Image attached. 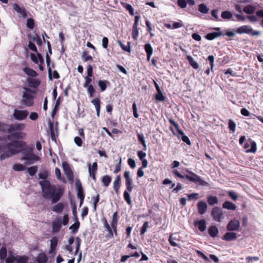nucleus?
Here are the masks:
<instances>
[{
	"label": "nucleus",
	"mask_w": 263,
	"mask_h": 263,
	"mask_svg": "<svg viewBox=\"0 0 263 263\" xmlns=\"http://www.w3.org/2000/svg\"><path fill=\"white\" fill-rule=\"evenodd\" d=\"M25 127V124L22 123H15L10 125L8 133L9 135L7 138L9 140L15 141L6 144L0 143L1 160H5L20 153L26 146L25 142L17 140L25 138L26 134L22 132Z\"/></svg>",
	"instance_id": "f257e3e1"
},
{
	"label": "nucleus",
	"mask_w": 263,
	"mask_h": 263,
	"mask_svg": "<svg viewBox=\"0 0 263 263\" xmlns=\"http://www.w3.org/2000/svg\"><path fill=\"white\" fill-rule=\"evenodd\" d=\"M43 197L45 199L51 200L52 203L58 202L63 194V190L59 186L51 185L48 180L40 181Z\"/></svg>",
	"instance_id": "f03ea898"
},
{
	"label": "nucleus",
	"mask_w": 263,
	"mask_h": 263,
	"mask_svg": "<svg viewBox=\"0 0 263 263\" xmlns=\"http://www.w3.org/2000/svg\"><path fill=\"white\" fill-rule=\"evenodd\" d=\"M185 172L186 174L183 176L181 175L177 170H173V174L175 175L179 178L182 179L185 178L190 181L194 183L195 184H198V185L207 187L210 186L209 183L203 180L200 176L188 170H186Z\"/></svg>",
	"instance_id": "7ed1b4c3"
},
{
	"label": "nucleus",
	"mask_w": 263,
	"mask_h": 263,
	"mask_svg": "<svg viewBox=\"0 0 263 263\" xmlns=\"http://www.w3.org/2000/svg\"><path fill=\"white\" fill-rule=\"evenodd\" d=\"M23 89L24 91L22 92L21 104L27 106H32L34 103L35 91L26 87H23Z\"/></svg>",
	"instance_id": "20e7f679"
},
{
	"label": "nucleus",
	"mask_w": 263,
	"mask_h": 263,
	"mask_svg": "<svg viewBox=\"0 0 263 263\" xmlns=\"http://www.w3.org/2000/svg\"><path fill=\"white\" fill-rule=\"evenodd\" d=\"M23 157L22 158V160H26L25 164L29 165L35 161H37L40 160V157L33 154V151L31 149H27L23 152Z\"/></svg>",
	"instance_id": "39448f33"
},
{
	"label": "nucleus",
	"mask_w": 263,
	"mask_h": 263,
	"mask_svg": "<svg viewBox=\"0 0 263 263\" xmlns=\"http://www.w3.org/2000/svg\"><path fill=\"white\" fill-rule=\"evenodd\" d=\"M211 215L213 219L218 222H221L224 218V215L223 211L218 206H215L212 209Z\"/></svg>",
	"instance_id": "423d86ee"
},
{
	"label": "nucleus",
	"mask_w": 263,
	"mask_h": 263,
	"mask_svg": "<svg viewBox=\"0 0 263 263\" xmlns=\"http://www.w3.org/2000/svg\"><path fill=\"white\" fill-rule=\"evenodd\" d=\"M236 32L239 34L246 33L251 34L252 36H256L260 34L259 31H254L252 27L249 25H243L238 27L236 30Z\"/></svg>",
	"instance_id": "0eeeda50"
},
{
	"label": "nucleus",
	"mask_w": 263,
	"mask_h": 263,
	"mask_svg": "<svg viewBox=\"0 0 263 263\" xmlns=\"http://www.w3.org/2000/svg\"><path fill=\"white\" fill-rule=\"evenodd\" d=\"M124 177L125 179V185L126 190L132 192L134 187L133 179L130 177V173L129 171H125L124 173Z\"/></svg>",
	"instance_id": "6e6552de"
},
{
	"label": "nucleus",
	"mask_w": 263,
	"mask_h": 263,
	"mask_svg": "<svg viewBox=\"0 0 263 263\" xmlns=\"http://www.w3.org/2000/svg\"><path fill=\"white\" fill-rule=\"evenodd\" d=\"M239 227V221L236 219H233L229 221L227 225V229L229 231H234L238 230Z\"/></svg>",
	"instance_id": "1a4fd4ad"
},
{
	"label": "nucleus",
	"mask_w": 263,
	"mask_h": 263,
	"mask_svg": "<svg viewBox=\"0 0 263 263\" xmlns=\"http://www.w3.org/2000/svg\"><path fill=\"white\" fill-rule=\"evenodd\" d=\"M28 115V112L27 110H18L15 109L14 110L13 116L18 120H23L25 119Z\"/></svg>",
	"instance_id": "9d476101"
},
{
	"label": "nucleus",
	"mask_w": 263,
	"mask_h": 263,
	"mask_svg": "<svg viewBox=\"0 0 263 263\" xmlns=\"http://www.w3.org/2000/svg\"><path fill=\"white\" fill-rule=\"evenodd\" d=\"M88 172L89 174V176L91 177L93 180H96V174L98 170V164L96 162H95L92 163V165L90 163H88Z\"/></svg>",
	"instance_id": "9b49d317"
},
{
	"label": "nucleus",
	"mask_w": 263,
	"mask_h": 263,
	"mask_svg": "<svg viewBox=\"0 0 263 263\" xmlns=\"http://www.w3.org/2000/svg\"><path fill=\"white\" fill-rule=\"evenodd\" d=\"M52 232L53 233L58 232L62 226V217L59 216L56 218V219L53 221L52 223Z\"/></svg>",
	"instance_id": "f8f14e48"
},
{
	"label": "nucleus",
	"mask_w": 263,
	"mask_h": 263,
	"mask_svg": "<svg viewBox=\"0 0 263 263\" xmlns=\"http://www.w3.org/2000/svg\"><path fill=\"white\" fill-rule=\"evenodd\" d=\"M13 9L19 13L22 17H26L27 16V12L25 7H21L17 4L15 3L13 5Z\"/></svg>",
	"instance_id": "ddd939ff"
},
{
	"label": "nucleus",
	"mask_w": 263,
	"mask_h": 263,
	"mask_svg": "<svg viewBox=\"0 0 263 263\" xmlns=\"http://www.w3.org/2000/svg\"><path fill=\"white\" fill-rule=\"evenodd\" d=\"M214 30L218 31L219 32H214L208 33L205 36V37L208 40H212L214 39H216L218 37H219L223 35L222 33L220 31V28L219 27H216L214 28Z\"/></svg>",
	"instance_id": "4468645a"
},
{
	"label": "nucleus",
	"mask_w": 263,
	"mask_h": 263,
	"mask_svg": "<svg viewBox=\"0 0 263 263\" xmlns=\"http://www.w3.org/2000/svg\"><path fill=\"white\" fill-rule=\"evenodd\" d=\"M180 241V236L177 233H174L170 236L168 241L170 245L173 247H178L177 241Z\"/></svg>",
	"instance_id": "2eb2a0df"
},
{
	"label": "nucleus",
	"mask_w": 263,
	"mask_h": 263,
	"mask_svg": "<svg viewBox=\"0 0 263 263\" xmlns=\"http://www.w3.org/2000/svg\"><path fill=\"white\" fill-rule=\"evenodd\" d=\"M198 213L203 215L206 212L208 205L206 202L204 201H200L197 205Z\"/></svg>",
	"instance_id": "dca6fc26"
},
{
	"label": "nucleus",
	"mask_w": 263,
	"mask_h": 263,
	"mask_svg": "<svg viewBox=\"0 0 263 263\" xmlns=\"http://www.w3.org/2000/svg\"><path fill=\"white\" fill-rule=\"evenodd\" d=\"M117 222H118V213L117 212H116L113 214V215L112 217V219L110 222L111 228L112 229V230L116 235H117Z\"/></svg>",
	"instance_id": "f3484780"
},
{
	"label": "nucleus",
	"mask_w": 263,
	"mask_h": 263,
	"mask_svg": "<svg viewBox=\"0 0 263 263\" xmlns=\"http://www.w3.org/2000/svg\"><path fill=\"white\" fill-rule=\"evenodd\" d=\"M195 226L197 227L201 232H203L206 230V221L204 219L195 221Z\"/></svg>",
	"instance_id": "a211bd4d"
},
{
	"label": "nucleus",
	"mask_w": 263,
	"mask_h": 263,
	"mask_svg": "<svg viewBox=\"0 0 263 263\" xmlns=\"http://www.w3.org/2000/svg\"><path fill=\"white\" fill-rule=\"evenodd\" d=\"M66 205V203L59 202L52 207V210L57 213H61Z\"/></svg>",
	"instance_id": "6ab92c4d"
},
{
	"label": "nucleus",
	"mask_w": 263,
	"mask_h": 263,
	"mask_svg": "<svg viewBox=\"0 0 263 263\" xmlns=\"http://www.w3.org/2000/svg\"><path fill=\"white\" fill-rule=\"evenodd\" d=\"M121 182L120 176L119 175H118L116 176L113 182V188L117 194H118L119 193V191L120 189V187L121 186Z\"/></svg>",
	"instance_id": "aec40b11"
},
{
	"label": "nucleus",
	"mask_w": 263,
	"mask_h": 263,
	"mask_svg": "<svg viewBox=\"0 0 263 263\" xmlns=\"http://www.w3.org/2000/svg\"><path fill=\"white\" fill-rule=\"evenodd\" d=\"M144 49L146 53L147 59L149 61L153 53V49L150 43H146L144 45Z\"/></svg>",
	"instance_id": "412c9836"
},
{
	"label": "nucleus",
	"mask_w": 263,
	"mask_h": 263,
	"mask_svg": "<svg viewBox=\"0 0 263 263\" xmlns=\"http://www.w3.org/2000/svg\"><path fill=\"white\" fill-rule=\"evenodd\" d=\"M91 103L95 106L96 111H97V116L98 117L100 116V100L99 98H96L91 100Z\"/></svg>",
	"instance_id": "4be33fe9"
},
{
	"label": "nucleus",
	"mask_w": 263,
	"mask_h": 263,
	"mask_svg": "<svg viewBox=\"0 0 263 263\" xmlns=\"http://www.w3.org/2000/svg\"><path fill=\"white\" fill-rule=\"evenodd\" d=\"M237 238V234L234 232H227L223 236V239L227 241H231Z\"/></svg>",
	"instance_id": "5701e85b"
},
{
	"label": "nucleus",
	"mask_w": 263,
	"mask_h": 263,
	"mask_svg": "<svg viewBox=\"0 0 263 263\" xmlns=\"http://www.w3.org/2000/svg\"><path fill=\"white\" fill-rule=\"evenodd\" d=\"M47 260V256L44 253H39L36 258V261L38 263H46Z\"/></svg>",
	"instance_id": "b1692460"
},
{
	"label": "nucleus",
	"mask_w": 263,
	"mask_h": 263,
	"mask_svg": "<svg viewBox=\"0 0 263 263\" xmlns=\"http://www.w3.org/2000/svg\"><path fill=\"white\" fill-rule=\"evenodd\" d=\"M222 208L227 210L234 211L236 209V205L233 203L226 201L222 204Z\"/></svg>",
	"instance_id": "393cba45"
},
{
	"label": "nucleus",
	"mask_w": 263,
	"mask_h": 263,
	"mask_svg": "<svg viewBox=\"0 0 263 263\" xmlns=\"http://www.w3.org/2000/svg\"><path fill=\"white\" fill-rule=\"evenodd\" d=\"M23 71L28 76L31 77L32 78L36 77L38 74L37 72L34 71L33 69L28 68V67H24L23 68Z\"/></svg>",
	"instance_id": "a878e982"
},
{
	"label": "nucleus",
	"mask_w": 263,
	"mask_h": 263,
	"mask_svg": "<svg viewBox=\"0 0 263 263\" xmlns=\"http://www.w3.org/2000/svg\"><path fill=\"white\" fill-rule=\"evenodd\" d=\"M27 82L28 83V85L30 87L32 88H36L40 84V81L35 79L28 78L27 79Z\"/></svg>",
	"instance_id": "bb28decb"
},
{
	"label": "nucleus",
	"mask_w": 263,
	"mask_h": 263,
	"mask_svg": "<svg viewBox=\"0 0 263 263\" xmlns=\"http://www.w3.org/2000/svg\"><path fill=\"white\" fill-rule=\"evenodd\" d=\"M17 263H27L29 258L26 255H17L15 257Z\"/></svg>",
	"instance_id": "cd10ccee"
},
{
	"label": "nucleus",
	"mask_w": 263,
	"mask_h": 263,
	"mask_svg": "<svg viewBox=\"0 0 263 263\" xmlns=\"http://www.w3.org/2000/svg\"><path fill=\"white\" fill-rule=\"evenodd\" d=\"M58 245V238L56 237H53L50 240V253H54L56 247Z\"/></svg>",
	"instance_id": "c85d7f7f"
},
{
	"label": "nucleus",
	"mask_w": 263,
	"mask_h": 263,
	"mask_svg": "<svg viewBox=\"0 0 263 263\" xmlns=\"http://www.w3.org/2000/svg\"><path fill=\"white\" fill-rule=\"evenodd\" d=\"M64 171L66 175L70 176L72 175V171L69 166V165L66 162L62 163Z\"/></svg>",
	"instance_id": "c756f323"
},
{
	"label": "nucleus",
	"mask_w": 263,
	"mask_h": 263,
	"mask_svg": "<svg viewBox=\"0 0 263 263\" xmlns=\"http://www.w3.org/2000/svg\"><path fill=\"white\" fill-rule=\"evenodd\" d=\"M209 234L212 237H215L217 236L218 233V230L217 228L214 226H211L209 229Z\"/></svg>",
	"instance_id": "7c9ffc66"
},
{
	"label": "nucleus",
	"mask_w": 263,
	"mask_h": 263,
	"mask_svg": "<svg viewBox=\"0 0 263 263\" xmlns=\"http://www.w3.org/2000/svg\"><path fill=\"white\" fill-rule=\"evenodd\" d=\"M101 181L104 186L107 187L111 181V178L108 175L104 176L102 177Z\"/></svg>",
	"instance_id": "2f4dec72"
},
{
	"label": "nucleus",
	"mask_w": 263,
	"mask_h": 263,
	"mask_svg": "<svg viewBox=\"0 0 263 263\" xmlns=\"http://www.w3.org/2000/svg\"><path fill=\"white\" fill-rule=\"evenodd\" d=\"M186 59L193 68L197 69L199 68L198 64L194 60L193 58L191 56L187 55L186 57Z\"/></svg>",
	"instance_id": "473e14b6"
},
{
	"label": "nucleus",
	"mask_w": 263,
	"mask_h": 263,
	"mask_svg": "<svg viewBox=\"0 0 263 263\" xmlns=\"http://www.w3.org/2000/svg\"><path fill=\"white\" fill-rule=\"evenodd\" d=\"M207 201L210 205H213L218 203V198L216 196H209L207 197Z\"/></svg>",
	"instance_id": "72a5a7b5"
},
{
	"label": "nucleus",
	"mask_w": 263,
	"mask_h": 263,
	"mask_svg": "<svg viewBox=\"0 0 263 263\" xmlns=\"http://www.w3.org/2000/svg\"><path fill=\"white\" fill-rule=\"evenodd\" d=\"M177 132L178 134L181 136V139L184 142L186 143L189 145L191 144V141L188 137L184 135V133L181 130H178Z\"/></svg>",
	"instance_id": "f704fd0d"
},
{
	"label": "nucleus",
	"mask_w": 263,
	"mask_h": 263,
	"mask_svg": "<svg viewBox=\"0 0 263 263\" xmlns=\"http://www.w3.org/2000/svg\"><path fill=\"white\" fill-rule=\"evenodd\" d=\"M255 10V7L252 5H247L245 6L243 9V11L244 12L247 14H251L254 13V12Z\"/></svg>",
	"instance_id": "c9c22d12"
},
{
	"label": "nucleus",
	"mask_w": 263,
	"mask_h": 263,
	"mask_svg": "<svg viewBox=\"0 0 263 263\" xmlns=\"http://www.w3.org/2000/svg\"><path fill=\"white\" fill-rule=\"evenodd\" d=\"M123 197H124L125 201L127 202V203L129 205H130L132 204V200L130 198L129 192H128L126 189L124 192Z\"/></svg>",
	"instance_id": "e433bc0d"
},
{
	"label": "nucleus",
	"mask_w": 263,
	"mask_h": 263,
	"mask_svg": "<svg viewBox=\"0 0 263 263\" xmlns=\"http://www.w3.org/2000/svg\"><path fill=\"white\" fill-rule=\"evenodd\" d=\"M10 125L0 122V131L4 133H9Z\"/></svg>",
	"instance_id": "4c0bfd02"
},
{
	"label": "nucleus",
	"mask_w": 263,
	"mask_h": 263,
	"mask_svg": "<svg viewBox=\"0 0 263 263\" xmlns=\"http://www.w3.org/2000/svg\"><path fill=\"white\" fill-rule=\"evenodd\" d=\"M232 13L229 11H224L221 14V16L223 19L230 20L232 17Z\"/></svg>",
	"instance_id": "58836bf2"
},
{
	"label": "nucleus",
	"mask_w": 263,
	"mask_h": 263,
	"mask_svg": "<svg viewBox=\"0 0 263 263\" xmlns=\"http://www.w3.org/2000/svg\"><path fill=\"white\" fill-rule=\"evenodd\" d=\"M7 257V249L5 246L2 247L0 249V259L5 260Z\"/></svg>",
	"instance_id": "ea45409f"
},
{
	"label": "nucleus",
	"mask_w": 263,
	"mask_h": 263,
	"mask_svg": "<svg viewBox=\"0 0 263 263\" xmlns=\"http://www.w3.org/2000/svg\"><path fill=\"white\" fill-rule=\"evenodd\" d=\"M80 222L79 221L77 220L76 222H75L70 227L69 229L72 230V234H75L78 232Z\"/></svg>",
	"instance_id": "a19ab883"
},
{
	"label": "nucleus",
	"mask_w": 263,
	"mask_h": 263,
	"mask_svg": "<svg viewBox=\"0 0 263 263\" xmlns=\"http://www.w3.org/2000/svg\"><path fill=\"white\" fill-rule=\"evenodd\" d=\"M121 4L123 7H124L128 11L130 15H134V9L131 5L125 3H121Z\"/></svg>",
	"instance_id": "79ce46f5"
},
{
	"label": "nucleus",
	"mask_w": 263,
	"mask_h": 263,
	"mask_svg": "<svg viewBox=\"0 0 263 263\" xmlns=\"http://www.w3.org/2000/svg\"><path fill=\"white\" fill-rule=\"evenodd\" d=\"M187 196L188 197V200H193L195 201L198 199L200 198L199 195L198 193H194L191 194H187Z\"/></svg>",
	"instance_id": "37998d69"
},
{
	"label": "nucleus",
	"mask_w": 263,
	"mask_h": 263,
	"mask_svg": "<svg viewBox=\"0 0 263 263\" xmlns=\"http://www.w3.org/2000/svg\"><path fill=\"white\" fill-rule=\"evenodd\" d=\"M37 171V167L36 166H33L27 168V172L29 174L32 176H34Z\"/></svg>",
	"instance_id": "c03bdc74"
},
{
	"label": "nucleus",
	"mask_w": 263,
	"mask_h": 263,
	"mask_svg": "<svg viewBox=\"0 0 263 263\" xmlns=\"http://www.w3.org/2000/svg\"><path fill=\"white\" fill-rule=\"evenodd\" d=\"M199 11L203 14H206L209 11V9L204 4H201L199 5Z\"/></svg>",
	"instance_id": "a18cd8bd"
},
{
	"label": "nucleus",
	"mask_w": 263,
	"mask_h": 263,
	"mask_svg": "<svg viewBox=\"0 0 263 263\" xmlns=\"http://www.w3.org/2000/svg\"><path fill=\"white\" fill-rule=\"evenodd\" d=\"M82 57L85 62H87L92 59V57L89 54L88 51H86L83 52Z\"/></svg>",
	"instance_id": "49530a36"
},
{
	"label": "nucleus",
	"mask_w": 263,
	"mask_h": 263,
	"mask_svg": "<svg viewBox=\"0 0 263 263\" xmlns=\"http://www.w3.org/2000/svg\"><path fill=\"white\" fill-rule=\"evenodd\" d=\"M13 168L15 171H22L25 169V167L22 164H15L13 166Z\"/></svg>",
	"instance_id": "de8ad7c7"
},
{
	"label": "nucleus",
	"mask_w": 263,
	"mask_h": 263,
	"mask_svg": "<svg viewBox=\"0 0 263 263\" xmlns=\"http://www.w3.org/2000/svg\"><path fill=\"white\" fill-rule=\"evenodd\" d=\"M119 45L121 47V48L127 52H130V46H129V42L128 43L127 46H125L124 44H123L121 41L118 42Z\"/></svg>",
	"instance_id": "09e8293b"
},
{
	"label": "nucleus",
	"mask_w": 263,
	"mask_h": 263,
	"mask_svg": "<svg viewBox=\"0 0 263 263\" xmlns=\"http://www.w3.org/2000/svg\"><path fill=\"white\" fill-rule=\"evenodd\" d=\"M46 63L48 71V74H49V78L50 80H52V70H51V67L50 65V59L49 60H46Z\"/></svg>",
	"instance_id": "8fccbe9b"
},
{
	"label": "nucleus",
	"mask_w": 263,
	"mask_h": 263,
	"mask_svg": "<svg viewBox=\"0 0 263 263\" xmlns=\"http://www.w3.org/2000/svg\"><path fill=\"white\" fill-rule=\"evenodd\" d=\"M139 35V31L138 27H133L132 29V37L133 38L136 40L137 39V37Z\"/></svg>",
	"instance_id": "3c124183"
},
{
	"label": "nucleus",
	"mask_w": 263,
	"mask_h": 263,
	"mask_svg": "<svg viewBox=\"0 0 263 263\" xmlns=\"http://www.w3.org/2000/svg\"><path fill=\"white\" fill-rule=\"evenodd\" d=\"M87 92L89 95V97L90 98H92L94 96V93L95 92V89L92 85H90L88 86H87Z\"/></svg>",
	"instance_id": "603ef678"
},
{
	"label": "nucleus",
	"mask_w": 263,
	"mask_h": 263,
	"mask_svg": "<svg viewBox=\"0 0 263 263\" xmlns=\"http://www.w3.org/2000/svg\"><path fill=\"white\" fill-rule=\"evenodd\" d=\"M27 27L30 29H32L34 27V20L32 18H28L27 21Z\"/></svg>",
	"instance_id": "864d4df0"
},
{
	"label": "nucleus",
	"mask_w": 263,
	"mask_h": 263,
	"mask_svg": "<svg viewBox=\"0 0 263 263\" xmlns=\"http://www.w3.org/2000/svg\"><path fill=\"white\" fill-rule=\"evenodd\" d=\"M155 99L160 101H163L165 100V96L162 94L161 91L158 92V93H157L155 96Z\"/></svg>",
	"instance_id": "5fc2aeb1"
},
{
	"label": "nucleus",
	"mask_w": 263,
	"mask_h": 263,
	"mask_svg": "<svg viewBox=\"0 0 263 263\" xmlns=\"http://www.w3.org/2000/svg\"><path fill=\"white\" fill-rule=\"evenodd\" d=\"M138 138L139 141V142H141V143L142 144L143 146L144 147V149H146V145L145 143L144 137L143 135L142 134H138Z\"/></svg>",
	"instance_id": "6e6d98bb"
},
{
	"label": "nucleus",
	"mask_w": 263,
	"mask_h": 263,
	"mask_svg": "<svg viewBox=\"0 0 263 263\" xmlns=\"http://www.w3.org/2000/svg\"><path fill=\"white\" fill-rule=\"evenodd\" d=\"M228 195L234 201L236 200L238 198V195L234 191H229Z\"/></svg>",
	"instance_id": "4d7b16f0"
},
{
	"label": "nucleus",
	"mask_w": 263,
	"mask_h": 263,
	"mask_svg": "<svg viewBox=\"0 0 263 263\" xmlns=\"http://www.w3.org/2000/svg\"><path fill=\"white\" fill-rule=\"evenodd\" d=\"M228 124H229V128L230 130L232 131L233 132H234L235 130V127H236V124H235V122L233 120H230L229 121Z\"/></svg>",
	"instance_id": "13d9d810"
},
{
	"label": "nucleus",
	"mask_w": 263,
	"mask_h": 263,
	"mask_svg": "<svg viewBox=\"0 0 263 263\" xmlns=\"http://www.w3.org/2000/svg\"><path fill=\"white\" fill-rule=\"evenodd\" d=\"M256 151V144L254 141H252L251 143V148L247 150V153H255Z\"/></svg>",
	"instance_id": "bf43d9fd"
},
{
	"label": "nucleus",
	"mask_w": 263,
	"mask_h": 263,
	"mask_svg": "<svg viewBox=\"0 0 263 263\" xmlns=\"http://www.w3.org/2000/svg\"><path fill=\"white\" fill-rule=\"evenodd\" d=\"M100 197L99 195L97 194L96 197H92V200L93 202V209L95 210H96L97 208V205L98 202L99 201Z\"/></svg>",
	"instance_id": "052dcab7"
},
{
	"label": "nucleus",
	"mask_w": 263,
	"mask_h": 263,
	"mask_svg": "<svg viewBox=\"0 0 263 263\" xmlns=\"http://www.w3.org/2000/svg\"><path fill=\"white\" fill-rule=\"evenodd\" d=\"M98 85L100 87L102 91H104L106 88V85L105 82L102 80L99 81Z\"/></svg>",
	"instance_id": "680f3d73"
},
{
	"label": "nucleus",
	"mask_w": 263,
	"mask_h": 263,
	"mask_svg": "<svg viewBox=\"0 0 263 263\" xmlns=\"http://www.w3.org/2000/svg\"><path fill=\"white\" fill-rule=\"evenodd\" d=\"M177 5L181 8H185L186 7V0H177Z\"/></svg>",
	"instance_id": "e2e57ef3"
},
{
	"label": "nucleus",
	"mask_w": 263,
	"mask_h": 263,
	"mask_svg": "<svg viewBox=\"0 0 263 263\" xmlns=\"http://www.w3.org/2000/svg\"><path fill=\"white\" fill-rule=\"evenodd\" d=\"M28 47L29 49H30L31 50L34 51L35 52H37V48L36 47V46L32 42H29V43H28Z\"/></svg>",
	"instance_id": "0e129e2a"
},
{
	"label": "nucleus",
	"mask_w": 263,
	"mask_h": 263,
	"mask_svg": "<svg viewBox=\"0 0 263 263\" xmlns=\"http://www.w3.org/2000/svg\"><path fill=\"white\" fill-rule=\"evenodd\" d=\"M69 217L67 214H65L63 217H62V224L66 226L68 223Z\"/></svg>",
	"instance_id": "69168bd1"
},
{
	"label": "nucleus",
	"mask_w": 263,
	"mask_h": 263,
	"mask_svg": "<svg viewBox=\"0 0 263 263\" xmlns=\"http://www.w3.org/2000/svg\"><path fill=\"white\" fill-rule=\"evenodd\" d=\"M92 67L91 65L89 64L87 67V76L86 77H92L93 71Z\"/></svg>",
	"instance_id": "338daca9"
},
{
	"label": "nucleus",
	"mask_w": 263,
	"mask_h": 263,
	"mask_svg": "<svg viewBox=\"0 0 263 263\" xmlns=\"http://www.w3.org/2000/svg\"><path fill=\"white\" fill-rule=\"evenodd\" d=\"M127 163H128V164L130 167V168H132V169H134L136 167V163H135V161L134 159H133L132 158L128 159Z\"/></svg>",
	"instance_id": "774afa93"
}]
</instances>
